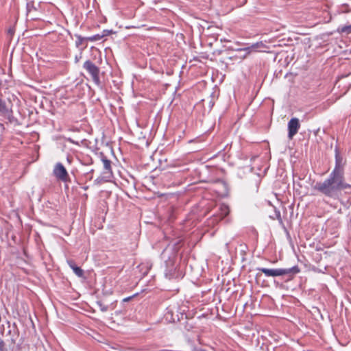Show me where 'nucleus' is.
<instances>
[{"instance_id":"1","label":"nucleus","mask_w":351,"mask_h":351,"mask_svg":"<svg viewBox=\"0 0 351 351\" xmlns=\"http://www.w3.org/2000/svg\"><path fill=\"white\" fill-rule=\"evenodd\" d=\"M350 188L351 185L344 182V176L336 172H332L328 179L313 186L315 190L330 197H335L340 191Z\"/></svg>"},{"instance_id":"2","label":"nucleus","mask_w":351,"mask_h":351,"mask_svg":"<svg viewBox=\"0 0 351 351\" xmlns=\"http://www.w3.org/2000/svg\"><path fill=\"white\" fill-rule=\"evenodd\" d=\"M262 273H263L266 276H280L286 274H289L290 273L298 274L300 272V269L298 267H293L289 269H267V268H261L258 269Z\"/></svg>"},{"instance_id":"3","label":"nucleus","mask_w":351,"mask_h":351,"mask_svg":"<svg viewBox=\"0 0 351 351\" xmlns=\"http://www.w3.org/2000/svg\"><path fill=\"white\" fill-rule=\"evenodd\" d=\"M53 173L56 178L62 182H65L69 180V178L67 171L60 162H58L55 165Z\"/></svg>"},{"instance_id":"4","label":"nucleus","mask_w":351,"mask_h":351,"mask_svg":"<svg viewBox=\"0 0 351 351\" xmlns=\"http://www.w3.org/2000/svg\"><path fill=\"white\" fill-rule=\"evenodd\" d=\"M84 68L91 75L93 81L99 84V69L92 62L87 60L84 64Z\"/></svg>"},{"instance_id":"5","label":"nucleus","mask_w":351,"mask_h":351,"mask_svg":"<svg viewBox=\"0 0 351 351\" xmlns=\"http://www.w3.org/2000/svg\"><path fill=\"white\" fill-rule=\"evenodd\" d=\"M287 128L288 137L289 139H292L300 128L299 119L296 117L291 118L288 123Z\"/></svg>"},{"instance_id":"6","label":"nucleus","mask_w":351,"mask_h":351,"mask_svg":"<svg viewBox=\"0 0 351 351\" xmlns=\"http://www.w3.org/2000/svg\"><path fill=\"white\" fill-rule=\"evenodd\" d=\"M101 162L104 167L102 179H104L105 181H110L112 178L111 162L106 158H102Z\"/></svg>"},{"instance_id":"7","label":"nucleus","mask_w":351,"mask_h":351,"mask_svg":"<svg viewBox=\"0 0 351 351\" xmlns=\"http://www.w3.org/2000/svg\"><path fill=\"white\" fill-rule=\"evenodd\" d=\"M268 49L269 47H267L265 43L263 42H258L252 45L250 47L243 49H241L240 50L245 51L250 53V52H269Z\"/></svg>"},{"instance_id":"8","label":"nucleus","mask_w":351,"mask_h":351,"mask_svg":"<svg viewBox=\"0 0 351 351\" xmlns=\"http://www.w3.org/2000/svg\"><path fill=\"white\" fill-rule=\"evenodd\" d=\"M341 162V158L337 154H336V165L334 170L332 172H336V173H338L340 176H343V169Z\"/></svg>"},{"instance_id":"9","label":"nucleus","mask_w":351,"mask_h":351,"mask_svg":"<svg viewBox=\"0 0 351 351\" xmlns=\"http://www.w3.org/2000/svg\"><path fill=\"white\" fill-rule=\"evenodd\" d=\"M67 263L75 275L78 277H82L84 276V271L80 267L76 266L73 261H69Z\"/></svg>"},{"instance_id":"10","label":"nucleus","mask_w":351,"mask_h":351,"mask_svg":"<svg viewBox=\"0 0 351 351\" xmlns=\"http://www.w3.org/2000/svg\"><path fill=\"white\" fill-rule=\"evenodd\" d=\"M220 210V219H223L229 213V208L227 205L221 204L219 208Z\"/></svg>"},{"instance_id":"11","label":"nucleus","mask_w":351,"mask_h":351,"mask_svg":"<svg viewBox=\"0 0 351 351\" xmlns=\"http://www.w3.org/2000/svg\"><path fill=\"white\" fill-rule=\"evenodd\" d=\"M337 32L339 33H346V34H350L351 33V25H344L338 27Z\"/></svg>"},{"instance_id":"12","label":"nucleus","mask_w":351,"mask_h":351,"mask_svg":"<svg viewBox=\"0 0 351 351\" xmlns=\"http://www.w3.org/2000/svg\"><path fill=\"white\" fill-rule=\"evenodd\" d=\"M103 36H104V35L96 34L93 36L86 38V40H90V41H97V40L101 39L103 38Z\"/></svg>"},{"instance_id":"13","label":"nucleus","mask_w":351,"mask_h":351,"mask_svg":"<svg viewBox=\"0 0 351 351\" xmlns=\"http://www.w3.org/2000/svg\"><path fill=\"white\" fill-rule=\"evenodd\" d=\"M76 37L77 38V40L76 41V46L79 47L82 44L83 41L86 40V38H83L80 36H76Z\"/></svg>"},{"instance_id":"14","label":"nucleus","mask_w":351,"mask_h":351,"mask_svg":"<svg viewBox=\"0 0 351 351\" xmlns=\"http://www.w3.org/2000/svg\"><path fill=\"white\" fill-rule=\"evenodd\" d=\"M97 304L99 306L100 309H101V311L104 312V311H107V309H108L107 306L103 305L101 302H98Z\"/></svg>"},{"instance_id":"15","label":"nucleus","mask_w":351,"mask_h":351,"mask_svg":"<svg viewBox=\"0 0 351 351\" xmlns=\"http://www.w3.org/2000/svg\"><path fill=\"white\" fill-rule=\"evenodd\" d=\"M0 351H6L5 348V343L3 340H0Z\"/></svg>"},{"instance_id":"16","label":"nucleus","mask_w":351,"mask_h":351,"mask_svg":"<svg viewBox=\"0 0 351 351\" xmlns=\"http://www.w3.org/2000/svg\"><path fill=\"white\" fill-rule=\"evenodd\" d=\"M8 33L10 34V35H12L14 34V31L12 29H10L8 30Z\"/></svg>"}]
</instances>
